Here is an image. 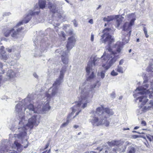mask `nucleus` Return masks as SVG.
<instances>
[{
	"instance_id": "1",
	"label": "nucleus",
	"mask_w": 153,
	"mask_h": 153,
	"mask_svg": "<svg viewBox=\"0 0 153 153\" xmlns=\"http://www.w3.org/2000/svg\"><path fill=\"white\" fill-rule=\"evenodd\" d=\"M15 108L16 115L20 121L18 129L19 133L18 134H14V137L13 138L17 137L18 139L22 140L25 139L27 144L24 147L26 148L28 146V137L26 131L29 129L30 130L32 129L34 126H37L38 125L39 123L40 116L38 114L34 115L29 119L27 122V120H25L24 113L26 108L24 105L22 101L19 102L16 105Z\"/></svg>"
},
{
	"instance_id": "2",
	"label": "nucleus",
	"mask_w": 153,
	"mask_h": 153,
	"mask_svg": "<svg viewBox=\"0 0 153 153\" xmlns=\"http://www.w3.org/2000/svg\"><path fill=\"white\" fill-rule=\"evenodd\" d=\"M111 30L110 28H106L103 31L104 34L102 37L103 38H105L103 42L105 43L108 42V48H106L101 58L97 59L95 57L93 61L94 65H99L98 62H101L102 66L105 70L109 68L118 58L117 53L112 51L110 48L112 43L114 41V39L111 38V36L109 34Z\"/></svg>"
},
{
	"instance_id": "3",
	"label": "nucleus",
	"mask_w": 153,
	"mask_h": 153,
	"mask_svg": "<svg viewBox=\"0 0 153 153\" xmlns=\"http://www.w3.org/2000/svg\"><path fill=\"white\" fill-rule=\"evenodd\" d=\"M100 85V83L99 82L92 85H90L86 82L80 84L79 88V90L81 93L80 99L79 102H77L76 105L72 108V112L69 115L70 117L73 116L76 111H78L73 118L74 119L81 111L82 108H84L87 106V104L89 102L90 100L93 97V90L96 88L97 86L98 88Z\"/></svg>"
},
{
	"instance_id": "4",
	"label": "nucleus",
	"mask_w": 153,
	"mask_h": 153,
	"mask_svg": "<svg viewBox=\"0 0 153 153\" xmlns=\"http://www.w3.org/2000/svg\"><path fill=\"white\" fill-rule=\"evenodd\" d=\"M113 114L114 112L108 108H104L101 106L97 108L96 112H93L91 118L90 119V121L94 126L104 125L108 127L110 123L107 118Z\"/></svg>"
},
{
	"instance_id": "5",
	"label": "nucleus",
	"mask_w": 153,
	"mask_h": 153,
	"mask_svg": "<svg viewBox=\"0 0 153 153\" xmlns=\"http://www.w3.org/2000/svg\"><path fill=\"white\" fill-rule=\"evenodd\" d=\"M126 17L128 22H125L123 26L124 32L122 38L123 42L124 44L127 43L129 41L131 32V27L134 25L136 20L135 15L134 13L128 14Z\"/></svg>"
},
{
	"instance_id": "6",
	"label": "nucleus",
	"mask_w": 153,
	"mask_h": 153,
	"mask_svg": "<svg viewBox=\"0 0 153 153\" xmlns=\"http://www.w3.org/2000/svg\"><path fill=\"white\" fill-rule=\"evenodd\" d=\"M24 105L26 108V112L28 113L30 115L32 113H40L41 111L42 108L39 105H37V107L34 108L33 103V102L30 100L29 97H28L22 100Z\"/></svg>"
},
{
	"instance_id": "7",
	"label": "nucleus",
	"mask_w": 153,
	"mask_h": 153,
	"mask_svg": "<svg viewBox=\"0 0 153 153\" xmlns=\"http://www.w3.org/2000/svg\"><path fill=\"white\" fill-rule=\"evenodd\" d=\"M51 88L49 89L48 91L46 92L45 94V95L44 98L42 99L41 101L38 104V105H39L42 108L41 111H48L50 109V107L49 105V102L51 97H53L57 93V90H56V92L54 95L52 94V90L49 91Z\"/></svg>"
},
{
	"instance_id": "8",
	"label": "nucleus",
	"mask_w": 153,
	"mask_h": 153,
	"mask_svg": "<svg viewBox=\"0 0 153 153\" xmlns=\"http://www.w3.org/2000/svg\"><path fill=\"white\" fill-rule=\"evenodd\" d=\"M66 67L64 66L62 67L60 71V75L59 78L56 80L55 82L53 84V86L49 90L50 92L52 90V94L54 95L56 92V90H58V86L62 82L64 77V74L66 71Z\"/></svg>"
},
{
	"instance_id": "9",
	"label": "nucleus",
	"mask_w": 153,
	"mask_h": 153,
	"mask_svg": "<svg viewBox=\"0 0 153 153\" xmlns=\"http://www.w3.org/2000/svg\"><path fill=\"white\" fill-rule=\"evenodd\" d=\"M136 100H138L140 102H142V105L140 106V109L142 111L145 112L146 111L153 108V100H151L150 101V103L148 105H146V106H143L146 104L148 100L145 96H142L139 97Z\"/></svg>"
},
{
	"instance_id": "10",
	"label": "nucleus",
	"mask_w": 153,
	"mask_h": 153,
	"mask_svg": "<svg viewBox=\"0 0 153 153\" xmlns=\"http://www.w3.org/2000/svg\"><path fill=\"white\" fill-rule=\"evenodd\" d=\"M40 12L39 7L37 6H35L34 7V9L33 11L30 10L28 14L24 18L22 21L19 22H22V24L23 23H28L31 18V16L35 15H38Z\"/></svg>"
},
{
	"instance_id": "11",
	"label": "nucleus",
	"mask_w": 153,
	"mask_h": 153,
	"mask_svg": "<svg viewBox=\"0 0 153 153\" xmlns=\"http://www.w3.org/2000/svg\"><path fill=\"white\" fill-rule=\"evenodd\" d=\"M22 25V22H19L16 25L11 29V36L14 39L18 38L19 36V33L22 29L20 26Z\"/></svg>"
},
{
	"instance_id": "12",
	"label": "nucleus",
	"mask_w": 153,
	"mask_h": 153,
	"mask_svg": "<svg viewBox=\"0 0 153 153\" xmlns=\"http://www.w3.org/2000/svg\"><path fill=\"white\" fill-rule=\"evenodd\" d=\"M56 53L57 54L59 53L61 54V59L62 62L64 64H67L68 63V53L67 52L63 51L61 49H58L55 51Z\"/></svg>"
},
{
	"instance_id": "13",
	"label": "nucleus",
	"mask_w": 153,
	"mask_h": 153,
	"mask_svg": "<svg viewBox=\"0 0 153 153\" xmlns=\"http://www.w3.org/2000/svg\"><path fill=\"white\" fill-rule=\"evenodd\" d=\"M92 68V63L91 62H88L86 68V71L88 75L87 79L88 81H90L94 76V71Z\"/></svg>"
},
{
	"instance_id": "14",
	"label": "nucleus",
	"mask_w": 153,
	"mask_h": 153,
	"mask_svg": "<svg viewBox=\"0 0 153 153\" xmlns=\"http://www.w3.org/2000/svg\"><path fill=\"white\" fill-rule=\"evenodd\" d=\"M119 17V15H111L108 16L107 17H105L103 19L104 22H109L112 21L115 19H117L116 22V27H118L120 24L121 23L122 20L120 18L118 19Z\"/></svg>"
},
{
	"instance_id": "15",
	"label": "nucleus",
	"mask_w": 153,
	"mask_h": 153,
	"mask_svg": "<svg viewBox=\"0 0 153 153\" xmlns=\"http://www.w3.org/2000/svg\"><path fill=\"white\" fill-rule=\"evenodd\" d=\"M149 85L146 84L143 85V87H138L135 90V93L134 94V97L135 96H138L140 95L144 94L146 93V90L149 86Z\"/></svg>"
},
{
	"instance_id": "16",
	"label": "nucleus",
	"mask_w": 153,
	"mask_h": 153,
	"mask_svg": "<svg viewBox=\"0 0 153 153\" xmlns=\"http://www.w3.org/2000/svg\"><path fill=\"white\" fill-rule=\"evenodd\" d=\"M75 41V39L73 36H71L68 38V41L66 45L67 50H65V51L67 52V53H68L69 51L74 46Z\"/></svg>"
},
{
	"instance_id": "17",
	"label": "nucleus",
	"mask_w": 153,
	"mask_h": 153,
	"mask_svg": "<svg viewBox=\"0 0 153 153\" xmlns=\"http://www.w3.org/2000/svg\"><path fill=\"white\" fill-rule=\"evenodd\" d=\"M36 43L38 45V48H39V50H40V51L39 50L37 51L36 52V53L34 55V56L35 57L41 56V55L40 52H41V53L47 50V48L45 47V45H43V44H42V45L40 44L39 45V42L38 41Z\"/></svg>"
},
{
	"instance_id": "18",
	"label": "nucleus",
	"mask_w": 153,
	"mask_h": 153,
	"mask_svg": "<svg viewBox=\"0 0 153 153\" xmlns=\"http://www.w3.org/2000/svg\"><path fill=\"white\" fill-rule=\"evenodd\" d=\"M4 47L2 46L0 48V56L1 59L4 61L7 60L8 56L6 52L4 50Z\"/></svg>"
},
{
	"instance_id": "19",
	"label": "nucleus",
	"mask_w": 153,
	"mask_h": 153,
	"mask_svg": "<svg viewBox=\"0 0 153 153\" xmlns=\"http://www.w3.org/2000/svg\"><path fill=\"white\" fill-rule=\"evenodd\" d=\"M48 5L49 8L52 13H55L58 12L57 8L56 7L57 5L56 4H52L51 2H49Z\"/></svg>"
},
{
	"instance_id": "20",
	"label": "nucleus",
	"mask_w": 153,
	"mask_h": 153,
	"mask_svg": "<svg viewBox=\"0 0 153 153\" xmlns=\"http://www.w3.org/2000/svg\"><path fill=\"white\" fill-rule=\"evenodd\" d=\"M114 47L116 49L118 53H121L123 49V45L122 43L118 42L114 46Z\"/></svg>"
},
{
	"instance_id": "21",
	"label": "nucleus",
	"mask_w": 153,
	"mask_h": 153,
	"mask_svg": "<svg viewBox=\"0 0 153 153\" xmlns=\"http://www.w3.org/2000/svg\"><path fill=\"white\" fill-rule=\"evenodd\" d=\"M13 147L14 148H16L18 151L21 152L22 150V146L19 143L16 141L14 142L13 145Z\"/></svg>"
},
{
	"instance_id": "22",
	"label": "nucleus",
	"mask_w": 153,
	"mask_h": 153,
	"mask_svg": "<svg viewBox=\"0 0 153 153\" xmlns=\"http://www.w3.org/2000/svg\"><path fill=\"white\" fill-rule=\"evenodd\" d=\"M16 75V72L11 69L8 70L7 73V75L10 78L15 77Z\"/></svg>"
},
{
	"instance_id": "23",
	"label": "nucleus",
	"mask_w": 153,
	"mask_h": 153,
	"mask_svg": "<svg viewBox=\"0 0 153 153\" xmlns=\"http://www.w3.org/2000/svg\"><path fill=\"white\" fill-rule=\"evenodd\" d=\"M46 4V1L45 0H39V8L43 9L45 7Z\"/></svg>"
},
{
	"instance_id": "24",
	"label": "nucleus",
	"mask_w": 153,
	"mask_h": 153,
	"mask_svg": "<svg viewBox=\"0 0 153 153\" xmlns=\"http://www.w3.org/2000/svg\"><path fill=\"white\" fill-rule=\"evenodd\" d=\"M9 149L5 146H0V153H4V152H7L9 151Z\"/></svg>"
},
{
	"instance_id": "25",
	"label": "nucleus",
	"mask_w": 153,
	"mask_h": 153,
	"mask_svg": "<svg viewBox=\"0 0 153 153\" xmlns=\"http://www.w3.org/2000/svg\"><path fill=\"white\" fill-rule=\"evenodd\" d=\"M71 117H70V115H69L67 118V120L66 122L62 124L61 125V127H65L68 124V123L71 120Z\"/></svg>"
},
{
	"instance_id": "26",
	"label": "nucleus",
	"mask_w": 153,
	"mask_h": 153,
	"mask_svg": "<svg viewBox=\"0 0 153 153\" xmlns=\"http://www.w3.org/2000/svg\"><path fill=\"white\" fill-rule=\"evenodd\" d=\"M116 70L118 72L121 74L123 73L125 71L123 68L120 65L117 66V68L116 69Z\"/></svg>"
},
{
	"instance_id": "27",
	"label": "nucleus",
	"mask_w": 153,
	"mask_h": 153,
	"mask_svg": "<svg viewBox=\"0 0 153 153\" xmlns=\"http://www.w3.org/2000/svg\"><path fill=\"white\" fill-rule=\"evenodd\" d=\"M135 149L133 147L130 146L128 147L127 153H135Z\"/></svg>"
},
{
	"instance_id": "28",
	"label": "nucleus",
	"mask_w": 153,
	"mask_h": 153,
	"mask_svg": "<svg viewBox=\"0 0 153 153\" xmlns=\"http://www.w3.org/2000/svg\"><path fill=\"white\" fill-rule=\"evenodd\" d=\"M143 30L145 37L147 38H148L149 35L148 34V30L147 28L145 27H143Z\"/></svg>"
},
{
	"instance_id": "29",
	"label": "nucleus",
	"mask_w": 153,
	"mask_h": 153,
	"mask_svg": "<svg viewBox=\"0 0 153 153\" xmlns=\"http://www.w3.org/2000/svg\"><path fill=\"white\" fill-rule=\"evenodd\" d=\"M11 35V30H6L4 33V35L5 36L7 37Z\"/></svg>"
},
{
	"instance_id": "30",
	"label": "nucleus",
	"mask_w": 153,
	"mask_h": 153,
	"mask_svg": "<svg viewBox=\"0 0 153 153\" xmlns=\"http://www.w3.org/2000/svg\"><path fill=\"white\" fill-rule=\"evenodd\" d=\"M58 35L60 37H62L63 38V39H62L63 40H65L66 35L64 32L61 31L60 32H59Z\"/></svg>"
},
{
	"instance_id": "31",
	"label": "nucleus",
	"mask_w": 153,
	"mask_h": 153,
	"mask_svg": "<svg viewBox=\"0 0 153 153\" xmlns=\"http://www.w3.org/2000/svg\"><path fill=\"white\" fill-rule=\"evenodd\" d=\"M105 71H101L100 73H98V76H100L101 77V78L102 79H103L105 77Z\"/></svg>"
},
{
	"instance_id": "32",
	"label": "nucleus",
	"mask_w": 153,
	"mask_h": 153,
	"mask_svg": "<svg viewBox=\"0 0 153 153\" xmlns=\"http://www.w3.org/2000/svg\"><path fill=\"white\" fill-rule=\"evenodd\" d=\"M3 64L0 62V74H3L4 72V70H3Z\"/></svg>"
},
{
	"instance_id": "33",
	"label": "nucleus",
	"mask_w": 153,
	"mask_h": 153,
	"mask_svg": "<svg viewBox=\"0 0 153 153\" xmlns=\"http://www.w3.org/2000/svg\"><path fill=\"white\" fill-rule=\"evenodd\" d=\"M116 141L113 140L111 142H109L108 144L110 146H115Z\"/></svg>"
},
{
	"instance_id": "34",
	"label": "nucleus",
	"mask_w": 153,
	"mask_h": 153,
	"mask_svg": "<svg viewBox=\"0 0 153 153\" xmlns=\"http://www.w3.org/2000/svg\"><path fill=\"white\" fill-rule=\"evenodd\" d=\"M118 73L113 70L111 73V75L112 76H116L118 75Z\"/></svg>"
},
{
	"instance_id": "35",
	"label": "nucleus",
	"mask_w": 153,
	"mask_h": 153,
	"mask_svg": "<svg viewBox=\"0 0 153 153\" xmlns=\"http://www.w3.org/2000/svg\"><path fill=\"white\" fill-rule=\"evenodd\" d=\"M16 59H19V57H20V51H18L17 53L16 52Z\"/></svg>"
},
{
	"instance_id": "36",
	"label": "nucleus",
	"mask_w": 153,
	"mask_h": 153,
	"mask_svg": "<svg viewBox=\"0 0 153 153\" xmlns=\"http://www.w3.org/2000/svg\"><path fill=\"white\" fill-rule=\"evenodd\" d=\"M11 14L10 12L5 13H4L3 16H9Z\"/></svg>"
},
{
	"instance_id": "37",
	"label": "nucleus",
	"mask_w": 153,
	"mask_h": 153,
	"mask_svg": "<svg viewBox=\"0 0 153 153\" xmlns=\"http://www.w3.org/2000/svg\"><path fill=\"white\" fill-rule=\"evenodd\" d=\"M94 40V35L92 33L91 35V41L93 42Z\"/></svg>"
},
{
	"instance_id": "38",
	"label": "nucleus",
	"mask_w": 153,
	"mask_h": 153,
	"mask_svg": "<svg viewBox=\"0 0 153 153\" xmlns=\"http://www.w3.org/2000/svg\"><path fill=\"white\" fill-rule=\"evenodd\" d=\"M120 143L119 141H116L115 146H119L120 144Z\"/></svg>"
},
{
	"instance_id": "39",
	"label": "nucleus",
	"mask_w": 153,
	"mask_h": 153,
	"mask_svg": "<svg viewBox=\"0 0 153 153\" xmlns=\"http://www.w3.org/2000/svg\"><path fill=\"white\" fill-rule=\"evenodd\" d=\"M141 124L143 126H145L146 125V123L145 121L143 120L141 122Z\"/></svg>"
},
{
	"instance_id": "40",
	"label": "nucleus",
	"mask_w": 153,
	"mask_h": 153,
	"mask_svg": "<svg viewBox=\"0 0 153 153\" xmlns=\"http://www.w3.org/2000/svg\"><path fill=\"white\" fill-rule=\"evenodd\" d=\"M33 76L36 79H38L39 77V76L36 73H33Z\"/></svg>"
},
{
	"instance_id": "41",
	"label": "nucleus",
	"mask_w": 153,
	"mask_h": 153,
	"mask_svg": "<svg viewBox=\"0 0 153 153\" xmlns=\"http://www.w3.org/2000/svg\"><path fill=\"white\" fill-rule=\"evenodd\" d=\"M111 97L113 99L115 97V93L114 92H112L111 94Z\"/></svg>"
},
{
	"instance_id": "42",
	"label": "nucleus",
	"mask_w": 153,
	"mask_h": 153,
	"mask_svg": "<svg viewBox=\"0 0 153 153\" xmlns=\"http://www.w3.org/2000/svg\"><path fill=\"white\" fill-rule=\"evenodd\" d=\"M73 22L74 25V26L76 27H77V24L76 23V20H74L73 21Z\"/></svg>"
},
{
	"instance_id": "43",
	"label": "nucleus",
	"mask_w": 153,
	"mask_h": 153,
	"mask_svg": "<svg viewBox=\"0 0 153 153\" xmlns=\"http://www.w3.org/2000/svg\"><path fill=\"white\" fill-rule=\"evenodd\" d=\"M147 138L150 140V141H152V138H153V137L151 136H147Z\"/></svg>"
},
{
	"instance_id": "44",
	"label": "nucleus",
	"mask_w": 153,
	"mask_h": 153,
	"mask_svg": "<svg viewBox=\"0 0 153 153\" xmlns=\"http://www.w3.org/2000/svg\"><path fill=\"white\" fill-rule=\"evenodd\" d=\"M116 149H113L112 151H111L110 153H116Z\"/></svg>"
},
{
	"instance_id": "45",
	"label": "nucleus",
	"mask_w": 153,
	"mask_h": 153,
	"mask_svg": "<svg viewBox=\"0 0 153 153\" xmlns=\"http://www.w3.org/2000/svg\"><path fill=\"white\" fill-rule=\"evenodd\" d=\"M132 137L133 139H136L137 138L139 137V136L137 135H133L132 136Z\"/></svg>"
},
{
	"instance_id": "46",
	"label": "nucleus",
	"mask_w": 153,
	"mask_h": 153,
	"mask_svg": "<svg viewBox=\"0 0 153 153\" xmlns=\"http://www.w3.org/2000/svg\"><path fill=\"white\" fill-rule=\"evenodd\" d=\"M124 62V60L123 59L121 60L119 62V65H122Z\"/></svg>"
},
{
	"instance_id": "47",
	"label": "nucleus",
	"mask_w": 153,
	"mask_h": 153,
	"mask_svg": "<svg viewBox=\"0 0 153 153\" xmlns=\"http://www.w3.org/2000/svg\"><path fill=\"white\" fill-rule=\"evenodd\" d=\"M152 66V65H150V66L149 67V68H148L149 69V71H152V70L153 69Z\"/></svg>"
},
{
	"instance_id": "48",
	"label": "nucleus",
	"mask_w": 153,
	"mask_h": 153,
	"mask_svg": "<svg viewBox=\"0 0 153 153\" xmlns=\"http://www.w3.org/2000/svg\"><path fill=\"white\" fill-rule=\"evenodd\" d=\"M88 22L91 24H92L93 23V21L92 19H90Z\"/></svg>"
},
{
	"instance_id": "49",
	"label": "nucleus",
	"mask_w": 153,
	"mask_h": 153,
	"mask_svg": "<svg viewBox=\"0 0 153 153\" xmlns=\"http://www.w3.org/2000/svg\"><path fill=\"white\" fill-rule=\"evenodd\" d=\"M6 50L9 53H10L12 52V50L9 48H7Z\"/></svg>"
},
{
	"instance_id": "50",
	"label": "nucleus",
	"mask_w": 153,
	"mask_h": 153,
	"mask_svg": "<svg viewBox=\"0 0 153 153\" xmlns=\"http://www.w3.org/2000/svg\"><path fill=\"white\" fill-rule=\"evenodd\" d=\"M133 132V133H136V132H137L139 134H144V133L143 132H137L136 131H132Z\"/></svg>"
},
{
	"instance_id": "51",
	"label": "nucleus",
	"mask_w": 153,
	"mask_h": 153,
	"mask_svg": "<svg viewBox=\"0 0 153 153\" xmlns=\"http://www.w3.org/2000/svg\"><path fill=\"white\" fill-rule=\"evenodd\" d=\"M85 153H97L94 151H91L90 152H86Z\"/></svg>"
},
{
	"instance_id": "52",
	"label": "nucleus",
	"mask_w": 153,
	"mask_h": 153,
	"mask_svg": "<svg viewBox=\"0 0 153 153\" xmlns=\"http://www.w3.org/2000/svg\"><path fill=\"white\" fill-rule=\"evenodd\" d=\"M78 127H79V126H78V125H75L74 126V128L76 129Z\"/></svg>"
},
{
	"instance_id": "53",
	"label": "nucleus",
	"mask_w": 153,
	"mask_h": 153,
	"mask_svg": "<svg viewBox=\"0 0 153 153\" xmlns=\"http://www.w3.org/2000/svg\"><path fill=\"white\" fill-rule=\"evenodd\" d=\"M49 146V144L48 143L46 145L45 148V149H47L48 147Z\"/></svg>"
},
{
	"instance_id": "54",
	"label": "nucleus",
	"mask_w": 153,
	"mask_h": 153,
	"mask_svg": "<svg viewBox=\"0 0 153 153\" xmlns=\"http://www.w3.org/2000/svg\"><path fill=\"white\" fill-rule=\"evenodd\" d=\"M10 129L12 131H14L15 130V128H14V127L13 128H10Z\"/></svg>"
},
{
	"instance_id": "55",
	"label": "nucleus",
	"mask_w": 153,
	"mask_h": 153,
	"mask_svg": "<svg viewBox=\"0 0 153 153\" xmlns=\"http://www.w3.org/2000/svg\"><path fill=\"white\" fill-rule=\"evenodd\" d=\"M123 130L124 131H125V130H129V128H123Z\"/></svg>"
},
{
	"instance_id": "56",
	"label": "nucleus",
	"mask_w": 153,
	"mask_h": 153,
	"mask_svg": "<svg viewBox=\"0 0 153 153\" xmlns=\"http://www.w3.org/2000/svg\"><path fill=\"white\" fill-rule=\"evenodd\" d=\"M50 149L46 153H50ZM46 152H44L42 153H46Z\"/></svg>"
},
{
	"instance_id": "57",
	"label": "nucleus",
	"mask_w": 153,
	"mask_h": 153,
	"mask_svg": "<svg viewBox=\"0 0 153 153\" xmlns=\"http://www.w3.org/2000/svg\"><path fill=\"white\" fill-rule=\"evenodd\" d=\"M138 128H139V127H138L137 126H136L134 128V129L135 130H136V129H137Z\"/></svg>"
},
{
	"instance_id": "58",
	"label": "nucleus",
	"mask_w": 153,
	"mask_h": 153,
	"mask_svg": "<svg viewBox=\"0 0 153 153\" xmlns=\"http://www.w3.org/2000/svg\"><path fill=\"white\" fill-rule=\"evenodd\" d=\"M101 7V6L100 5H99L98 7L97 8V10H98Z\"/></svg>"
},
{
	"instance_id": "59",
	"label": "nucleus",
	"mask_w": 153,
	"mask_h": 153,
	"mask_svg": "<svg viewBox=\"0 0 153 153\" xmlns=\"http://www.w3.org/2000/svg\"><path fill=\"white\" fill-rule=\"evenodd\" d=\"M139 41V39H137V42H138Z\"/></svg>"
},
{
	"instance_id": "60",
	"label": "nucleus",
	"mask_w": 153,
	"mask_h": 153,
	"mask_svg": "<svg viewBox=\"0 0 153 153\" xmlns=\"http://www.w3.org/2000/svg\"><path fill=\"white\" fill-rule=\"evenodd\" d=\"M67 3H69V2L68 0H65Z\"/></svg>"
},
{
	"instance_id": "61",
	"label": "nucleus",
	"mask_w": 153,
	"mask_h": 153,
	"mask_svg": "<svg viewBox=\"0 0 153 153\" xmlns=\"http://www.w3.org/2000/svg\"><path fill=\"white\" fill-rule=\"evenodd\" d=\"M131 51V49H130L129 51V53H130Z\"/></svg>"
},
{
	"instance_id": "62",
	"label": "nucleus",
	"mask_w": 153,
	"mask_h": 153,
	"mask_svg": "<svg viewBox=\"0 0 153 153\" xmlns=\"http://www.w3.org/2000/svg\"><path fill=\"white\" fill-rule=\"evenodd\" d=\"M34 44H35V45L37 46L36 44V43H35V41H34Z\"/></svg>"
},
{
	"instance_id": "63",
	"label": "nucleus",
	"mask_w": 153,
	"mask_h": 153,
	"mask_svg": "<svg viewBox=\"0 0 153 153\" xmlns=\"http://www.w3.org/2000/svg\"><path fill=\"white\" fill-rule=\"evenodd\" d=\"M17 153L16 152H11V153Z\"/></svg>"
},
{
	"instance_id": "64",
	"label": "nucleus",
	"mask_w": 153,
	"mask_h": 153,
	"mask_svg": "<svg viewBox=\"0 0 153 153\" xmlns=\"http://www.w3.org/2000/svg\"><path fill=\"white\" fill-rule=\"evenodd\" d=\"M146 82V80H144L143 82L144 83H145V82Z\"/></svg>"
}]
</instances>
